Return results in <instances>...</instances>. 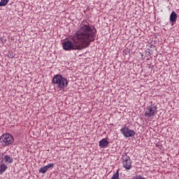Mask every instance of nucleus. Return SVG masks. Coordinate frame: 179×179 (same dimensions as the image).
Returning <instances> with one entry per match:
<instances>
[{"label": "nucleus", "instance_id": "1", "mask_svg": "<svg viewBox=\"0 0 179 179\" xmlns=\"http://www.w3.org/2000/svg\"><path fill=\"white\" fill-rule=\"evenodd\" d=\"M96 29L89 24H81L80 28L73 38V43L69 41L63 43V48L66 51L71 50H84L90 45V43L94 41Z\"/></svg>", "mask_w": 179, "mask_h": 179}, {"label": "nucleus", "instance_id": "2", "mask_svg": "<svg viewBox=\"0 0 179 179\" xmlns=\"http://www.w3.org/2000/svg\"><path fill=\"white\" fill-rule=\"evenodd\" d=\"M52 82L54 83V85H57V87H58L59 90H64V89L68 86V80L62 77L61 75L55 76L52 80Z\"/></svg>", "mask_w": 179, "mask_h": 179}, {"label": "nucleus", "instance_id": "3", "mask_svg": "<svg viewBox=\"0 0 179 179\" xmlns=\"http://www.w3.org/2000/svg\"><path fill=\"white\" fill-rule=\"evenodd\" d=\"M0 142L2 146H9V145H12L15 142V139L10 134H6L0 136Z\"/></svg>", "mask_w": 179, "mask_h": 179}, {"label": "nucleus", "instance_id": "4", "mask_svg": "<svg viewBox=\"0 0 179 179\" xmlns=\"http://www.w3.org/2000/svg\"><path fill=\"white\" fill-rule=\"evenodd\" d=\"M155 114H157V106L155 105H151L148 106L145 112V115L148 118L153 117Z\"/></svg>", "mask_w": 179, "mask_h": 179}, {"label": "nucleus", "instance_id": "5", "mask_svg": "<svg viewBox=\"0 0 179 179\" xmlns=\"http://www.w3.org/2000/svg\"><path fill=\"white\" fill-rule=\"evenodd\" d=\"M121 133L125 138H132V136H135V131L134 130H131L129 128L127 127H124L120 129Z\"/></svg>", "mask_w": 179, "mask_h": 179}, {"label": "nucleus", "instance_id": "6", "mask_svg": "<svg viewBox=\"0 0 179 179\" xmlns=\"http://www.w3.org/2000/svg\"><path fill=\"white\" fill-rule=\"evenodd\" d=\"M122 164L123 167H124L126 170H131V167H132V162H131V158H129V157L127 155L123 156Z\"/></svg>", "mask_w": 179, "mask_h": 179}, {"label": "nucleus", "instance_id": "7", "mask_svg": "<svg viewBox=\"0 0 179 179\" xmlns=\"http://www.w3.org/2000/svg\"><path fill=\"white\" fill-rule=\"evenodd\" d=\"M54 167V164H48V165L41 167L39 169V173H41L42 174H45L47 171H48V169H52Z\"/></svg>", "mask_w": 179, "mask_h": 179}, {"label": "nucleus", "instance_id": "8", "mask_svg": "<svg viewBox=\"0 0 179 179\" xmlns=\"http://www.w3.org/2000/svg\"><path fill=\"white\" fill-rule=\"evenodd\" d=\"M3 160L5 163H7L8 164H11V163H13V157L8 155H4Z\"/></svg>", "mask_w": 179, "mask_h": 179}, {"label": "nucleus", "instance_id": "9", "mask_svg": "<svg viewBox=\"0 0 179 179\" xmlns=\"http://www.w3.org/2000/svg\"><path fill=\"white\" fill-rule=\"evenodd\" d=\"M99 146L101 148H107V146H108V141H107L106 138L102 139L99 141Z\"/></svg>", "mask_w": 179, "mask_h": 179}, {"label": "nucleus", "instance_id": "10", "mask_svg": "<svg viewBox=\"0 0 179 179\" xmlns=\"http://www.w3.org/2000/svg\"><path fill=\"white\" fill-rule=\"evenodd\" d=\"M8 169V166H6V165H5V164H0V176L3 174V173H5V171H6V170Z\"/></svg>", "mask_w": 179, "mask_h": 179}, {"label": "nucleus", "instance_id": "11", "mask_svg": "<svg viewBox=\"0 0 179 179\" xmlns=\"http://www.w3.org/2000/svg\"><path fill=\"white\" fill-rule=\"evenodd\" d=\"M176 20H177V13L173 11L170 15V22L173 23V22H176Z\"/></svg>", "mask_w": 179, "mask_h": 179}, {"label": "nucleus", "instance_id": "12", "mask_svg": "<svg viewBox=\"0 0 179 179\" xmlns=\"http://www.w3.org/2000/svg\"><path fill=\"white\" fill-rule=\"evenodd\" d=\"M9 2V0H1L0 6H6Z\"/></svg>", "mask_w": 179, "mask_h": 179}, {"label": "nucleus", "instance_id": "13", "mask_svg": "<svg viewBox=\"0 0 179 179\" xmlns=\"http://www.w3.org/2000/svg\"><path fill=\"white\" fill-rule=\"evenodd\" d=\"M136 179H145V178L142 176H138L136 177Z\"/></svg>", "mask_w": 179, "mask_h": 179}]
</instances>
